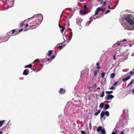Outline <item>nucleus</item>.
I'll use <instances>...</instances> for the list:
<instances>
[{"label":"nucleus","mask_w":134,"mask_h":134,"mask_svg":"<svg viewBox=\"0 0 134 134\" xmlns=\"http://www.w3.org/2000/svg\"><path fill=\"white\" fill-rule=\"evenodd\" d=\"M100 11H102V12H103L104 11L103 9L102 8H101L100 7H98L96 9L95 12L93 16V18L94 19H96V18H99L100 17L99 16L97 18H95V16H96V15H97L98 12Z\"/></svg>","instance_id":"1"},{"label":"nucleus","mask_w":134,"mask_h":134,"mask_svg":"<svg viewBox=\"0 0 134 134\" xmlns=\"http://www.w3.org/2000/svg\"><path fill=\"white\" fill-rule=\"evenodd\" d=\"M125 19L130 25H133L134 24L133 20L129 16H126L125 17Z\"/></svg>","instance_id":"2"},{"label":"nucleus","mask_w":134,"mask_h":134,"mask_svg":"<svg viewBox=\"0 0 134 134\" xmlns=\"http://www.w3.org/2000/svg\"><path fill=\"white\" fill-rule=\"evenodd\" d=\"M88 11L86 9H81L80 10V12L81 15H84L87 13Z\"/></svg>","instance_id":"3"},{"label":"nucleus","mask_w":134,"mask_h":134,"mask_svg":"<svg viewBox=\"0 0 134 134\" xmlns=\"http://www.w3.org/2000/svg\"><path fill=\"white\" fill-rule=\"evenodd\" d=\"M114 97L113 95L110 94L107 95L105 97V99L107 100H110L112 99Z\"/></svg>","instance_id":"4"},{"label":"nucleus","mask_w":134,"mask_h":134,"mask_svg":"<svg viewBox=\"0 0 134 134\" xmlns=\"http://www.w3.org/2000/svg\"><path fill=\"white\" fill-rule=\"evenodd\" d=\"M29 70L28 69H25L24 71L23 74L25 75H26L29 74Z\"/></svg>","instance_id":"5"},{"label":"nucleus","mask_w":134,"mask_h":134,"mask_svg":"<svg viewBox=\"0 0 134 134\" xmlns=\"http://www.w3.org/2000/svg\"><path fill=\"white\" fill-rule=\"evenodd\" d=\"M100 4H102L103 6H105L107 4V2L106 1H104V0H102L100 3Z\"/></svg>","instance_id":"6"},{"label":"nucleus","mask_w":134,"mask_h":134,"mask_svg":"<svg viewBox=\"0 0 134 134\" xmlns=\"http://www.w3.org/2000/svg\"><path fill=\"white\" fill-rule=\"evenodd\" d=\"M65 89L64 90L63 88H60V90L59 91V93L61 94H64L65 92Z\"/></svg>","instance_id":"7"},{"label":"nucleus","mask_w":134,"mask_h":134,"mask_svg":"<svg viewBox=\"0 0 134 134\" xmlns=\"http://www.w3.org/2000/svg\"><path fill=\"white\" fill-rule=\"evenodd\" d=\"M9 7L10 8L13 7L14 5V3L13 1H10L9 3Z\"/></svg>","instance_id":"8"},{"label":"nucleus","mask_w":134,"mask_h":134,"mask_svg":"<svg viewBox=\"0 0 134 134\" xmlns=\"http://www.w3.org/2000/svg\"><path fill=\"white\" fill-rule=\"evenodd\" d=\"M36 26V25H30L29 26V28L30 29H33L35 28Z\"/></svg>","instance_id":"9"},{"label":"nucleus","mask_w":134,"mask_h":134,"mask_svg":"<svg viewBox=\"0 0 134 134\" xmlns=\"http://www.w3.org/2000/svg\"><path fill=\"white\" fill-rule=\"evenodd\" d=\"M131 77V76H127L126 78H125L122 79V80L123 81H125L128 80Z\"/></svg>","instance_id":"10"},{"label":"nucleus","mask_w":134,"mask_h":134,"mask_svg":"<svg viewBox=\"0 0 134 134\" xmlns=\"http://www.w3.org/2000/svg\"><path fill=\"white\" fill-rule=\"evenodd\" d=\"M9 37H5L3 39V40H2L3 42H5L7 41L9 39Z\"/></svg>","instance_id":"11"},{"label":"nucleus","mask_w":134,"mask_h":134,"mask_svg":"<svg viewBox=\"0 0 134 134\" xmlns=\"http://www.w3.org/2000/svg\"><path fill=\"white\" fill-rule=\"evenodd\" d=\"M99 72V70H95L93 72L94 76H95L97 75L98 72Z\"/></svg>","instance_id":"12"},{"label":"nucleus","mask_w":134,"mask_h":134,"mask_svg":"<svg viewBox=\"0 0 134 134\" xmlns=\"http://www.w3.org/2000/svg\"><path fill=\"white\" fill-rule=\"evenodd\" d=\"M105 114L104 112V111H102L101 112V114H100V117L101 118H103Z\"/></svg>","instance_id":"13"},{"label":"nucleus","mask_w":134,"mask_h":134,"mask_svg":"<svg viewBox=\"0 0 134 134\" xmlns=\"http://www.w3.org/2000/svg\"><path fill=\"white\" fill-rule=\"evenodd\" d=\"M55 58V56L54 55H52V57H51V58L50 59H47V60H46V61H47V60L49 61L50 60H52L53 59H54Z\"/></svg>","instance_id":"14"},{"label":"nucleus","mask_w":134,"mask_h":134,"mask_svg":"<svg viewBox=\"0 0 134 134\" xmlns=\"http://www.w3.org/2000/svg\"><path fill=\"white\" fill-rule=\"evenodd\" d=\"M5 122V120L0 121V127L2 126V125Z\"/></svg>","instance_id":"15"},{"label":"nucleus","mask_w":134,"mask_h":134,"mask_svg":"<svg viewBox=\"0 0 134 134\" xmlns=\"http://www.w3.org/2000/svg\"><path fill=\"white\" fill-rule=\"evenodd\" d=\"M101 130H102V127L101 126H99L97 129V131L98 132H100Z\"/></svg>","instance_id":"16"},{"label":"nucleus","mask_w":134,"mask_h":134,"mask_svg":"<svg viewBox=\"0 0 134 134\" xmlns=\"http://www.w3.org/2000/svg\"><path fill=\"white\" fill-rule=\"evenodd\" d=\"M104 112L105 114L106 115H107V116H109V113L108 111L106 110L105 111V112Z\"/></svg>","instance_id":"17"},{"label":"nucleus","mask_w":134,"mask_h":134,"mask_svg":"<svg viewBox=\"0 0 134 134\" xmlns=\"http://www.w3.org/2000/svg\"><path fill=\"white\" fill-rule=\"evenodd\" d=\"M100 65L99 63H97L96 64L97 68L98 70H99L100 68V67L99 66V65Z\"/></svg>","instance_id":"18"},{"label":"nucleus","mask_w":134,"mask_h":134,"mask_svg":"<svg viewBox=\"0 0 134 134\" xmlns=\"http://www.w3.org/2000/svg\"><path fill=\"white\" fill-rule=\"evenodd\" d=\"M133 80H132L131 81V82L127 85V87H129L131 84H132V83L133 82Z\"/></svg>","instance_id":"19"},{"label":"nucleus","mask_w":134,"mask_h":134,"mask_svg":"<svg viewBox=\"0 0 134 134\" xmlns=\"http://www.w3.org/2000/svg\"><path fill=\"white\" fill-rule=\"evenodd\" d=\"M65 29V27H61V28L60 29V30L61 32L62 33L63 32L64 30Z\"/></svg>","instance_id":"20"},{"label":"nucleus","mask_w":134,"mask_h":134,"mask_svg":"<svg viewBox=\"0 0 134 134\" xmlns=\"http://www.w3.org/2000/svg\"><path fill=\"white\" fill-rule=\"evenodd\" d=\"M115 76V75L114 73H112L110 75V78H112L114 77Z\"/></svg>","instance_id":"21"},{"label":"nucleus","mask_w":134,"mask_h":134,"mask_svg":"<svg viewBox=\"0 0 134 134\" xmlns=\"http://www.w3.org/2000/svg\"><path fill=\"white\" fill-rule=\"evenodd\" d=\"M109 105L108 104H107L105 106V109L106 110L109 108Z\"/></svg>","instance_id":"22"},{"label":"nucleus","mask_w":134,"mask_h":134,"mask_svg":"<svg viewBox=\"0 0 134 134\" xmlns=\"http://www.w3.org/2000/svg\"><path fill=\"white\" fill-rule=\"evenodd\" d=\"M101 132L102 134H105L106 133V132L104 129H102L101 130Z\"/></svg>","instance_id":"23"},{"label":"nucleus","mask_w":134,"mask_h":134,"mask_svg":"<svg viewBox=\"0 0 134 134\" xmlns=\"http://www.w3.org/2000/svg\"><path fill=\"white\" fill-rule=\"evenodd\" d=\"M32 65L31 64H30L28 65L25 66V68H27L28 67H29V68H31L32 67Z\"/></svg>","instance_id":"24"},{"label":"nucleus","mask_w":134,"mask_h":134,"mask_svg":"<svg viewBox=\"0 0 134 134\" xmlns=\"http://www.w3.org/2000/svg\"><path fill=\"white\" fill-rule=\"evenodd\" d=\"M48 53H49L48 54V56L49 57L52 53V51L50 50L49 51Z\"/></svg>","instance_id":"25"},{"label":"nucleus","mask_w":134,"mask_h":134,"mask_svg":"<svg viewBox=\"0 0 134 134\" xmlns=\"http://www.w3.org/2000/svg\"><path fill=\"white\" fill-rule=\"evenodd\" d=\"M104 105V104L103 103H101L99 105V107L101 108H102L103 107Z\"/></svg>","instance_id":"26"},{"label":"nucleus","mask_w":134,"mask_h":134,"mask_svg":"<svg viewBox=\"0 0 134 134\" xmlns=\"http://www.w3.org/2000/svg\"><path fill=\"white\" fill-rule=\"evenodd\" d=\"M105 73L104 72H102L101 73V76L102 78H103L105 76Z\"/></svg>","instance_id":"27"},{"label":"nucleus","mask_w":134,"mask_h":134,"mask_svg":"<svg viewBox=\"0 0 134 134\" xmlns=\"http://www.w3.org/2000/svg\"><path fill=\"white\" fill-rule=\"evenodd\" d=\"M113 91H106V93L107 94H109L110 93H113Z\"/></svg>","instance_id":"28"},{"label":"nucleus","mask_w":134,"mask_h":134,"mask_svg":"<svg viewBox=\"0 0 134 134\" xmlns=\"http://www.w3.org/2000/svg\"><path fill=\"white\" fill-rule=\"evenodd\" d=\"M92 126H91V123L90 122L89 124V127L90 130H91V129H92Z\"/></svg>","instance_id":"29"},{"label":"nucleus","mask_w":134,"mask_h":134,"mask_svg":"<svg viewBox=\"0 0 134 134\" xmlns=\"http://www.w3.org/2000/svg\"><path fill=\"white\" fill-rule=\"evenodd\" d=\"M110 10H107L105 11V12L104 13V14H106L107 13L110 12Z\"/></svg>","instance_id":"30"},{"label":"nucleus","mask_w":134,"mask_h":134,"mask_svg":"<svg viewBox=\"0 0 134 134\" xmlns=\"http://www.w3.org/2000/svg\"><path fill=\"white\" fill-rule=\"evenodd\" d=\"M104 91H103L102 92V94L100 95V97H103L104 95Z\"/></svg>","instance_id":"31"},{"label":"nucleus","mask_w":134,"mask_h":134,"mask_svg":"<svg viewBox=\"0 0 134 134\" xmlns=\"http://www.w3.org/2000/svg\"><path fill=\"white\" fill-rule=\"evenodd\" d=\"M120 44V42H118L116 43L115 44H114V46L116 45H117L118 46H119Z\"/></svg>","instance_id":"32"},{"label":"nucleus","mask_w":134,"mask_h":134,"mask_svg":"<svg viewBox=\"0 0 134 134\" xmlns=\"http://www.w3.org/2000/svg\"><path fill=\"white\" fill-rule=\"evenodd\" d=\"M24 21H22L21 23L20 24V27H22V26H23L24 25Z\"/></svg>","instance_id":"33"},{"label":"nucleus","mask_w":134,"mask_h":134,"mask_svg":"<svg viewBox=\"0 0 134 134\" xmlns=\"http://www.w3.org/2000/svg\"><path fill=\"white\" fill-rule=\"evenodd\" d=\"M81 133L82 134H86L85 131L82 130L81 131Z\"/></svg>","instance_id":"34"},{"label":"nucleus","mask_w":134,"mask_h":134,"mask_svg":"<svg viewBox=\"0 0 134 134\" xmlns=\"http://www.w3.org/2000/svg\"><path fill=\"white\" fill-rule=\"evenodd\" d=\"M39 60L38 59H36L34 61V62L33 63H35L36 62H39Z\"/></svg>","instance_id":"35"},{"label":"nucleus","mask_w":134,"mask_h":134,"mask_svg":"<svg viewBox=\"0 0 134 134\" xmlns=\"http://www.w3.org/2000/svg\"><path fill=\"white\" fill-rule=\"evenodd\" d=\"M37 15H35L34 16H33L32 18H29V19H28L29 20L31 19H32V18H37Z\"/></svg>","instance_id":"36"},{"label":"nucleus","mask_w":134,"mask_h":134,"mask_svg":"<svg viewBox=\"0 0 134 134\" xmlns=\"http://www.w3.org/2000/svg\"><path fill=\"white\" fill-rule=\"evenodd\" d=\"M118 83V82H115L113 83V86H115Z\"/></svg>","instance_id":"37"},{"label":"nucleus","mask_w":134,"mask_h":134,"mask_svg":"<svg viewBox=\"0 0 134 134\" xmlns=\"http://www.w3.org/2000/svg\"><path fill=\"white\" fill-rule=\"evenodd\" d=\"M38 17H37V19H38V22H39V23L40 24V23L42 21V20H40L39 19H38Z\"/></svg>","instance_id":"38"},{"label":"nucleus","mask_w":134,"mask_h":134,"mask_svg":"<svg viewBox=\"0 0 134 134\" xmlns=\"http://www.w3.org/2000/svg\"><path fill=\"white\" fill-rule=\"evenodd\" d=\"M115 88L113 86H112L111 87H110V88H109V89L111 90H114L115 89Z\"/></svg>","instance_id":"39"},{"label":"nucleus","mask_w":134,"mask_h":134,"mask_svg":"<svg viewBox=\"0 0 134 134\" xmlns=\"http://www.w3.org/2000/svg\"><path fill=\"white\" fill-rule=\"evenodd\" d=\"M12 31V35L14 33V32H15V29H13V30Z\"/></svg>","instance_id":"40"},{"label":"nucleus","mask_w":134,"mask_h":134,"mask_svg":"<svg viewBox=\"0 0 134 134\" xmlns=\"http://www.w3.org/2000/svg\"><path fill=\"white\" fill-rule=\"evenodd\" d=\"M99 113L98 111V112L95 113L94 114L95 115H97Z\"/></svg>","instance_id":"41"},{"label":"nucleus","mask_w":134,"mask_h":134,"mask_svg":"<svg viewBox=\"0 0 134 134\" xmlns=\"http://www.w3.org/2000/svg\"><path fill=\"white\" fill-rule=\"evenodd\" d=\"M124 130H122L120 132V134H125L124 133Z\"/></svg>","instance_id":"42"},{"label":"nucleus","mask_w":134,"mask_h":134,"mask_svg":"<svg viewBox=\"0 0 134 134\" xmlns=\"http://www.w3.org/2000/svg\"><path fill=\"white\" fill-rule=\"evenodd\" d=\"M62 47L63 46H59V49L60 50L62 49Z\"/></svg>","instance_id":"43"},{"label":"nucleus","mask_w":134,"mask_h":134,"mask_svg":"<svg viewBox=\"0 0 134 134\" xmlns=\"http://www.w3.org/2000/svg\"><path fill=\"white\" fill-rule=\"evenodd\" d=\"M23 30V29H20L19 30V32H21Z\"/></svg>","instance_id":"44"},{"label":"nucleus","mask_w":134,"mask_h":134,"mask_svg":"<svg viewBox=\"0 0 134 134\" xmlns=\"http://www.w3.org/2000/svg\"><path fill=\"white\" fill-rule=\"evenodd\" d=\"M36 67L34 68V67H33V68L32 69V70L34 71H35L36 70Z\"/></svg>","instance_id":"45"},{"label":"nucleus","mask_w":134,"mask_h":134,"mask_svg":"<svg viewBox=\"0 0 134 134\" xmlns=\"http://www.w3.org/2000/svg\"><path fill=\"white\" fill-rule=\"evenodd\" d=\"M134 73V72H133L132 71H131L130 73V74L131 75L133 74Z\"/></svg>","instance_id":"46"},{"label":"nucleus","mask_w":134,"mask_h":134,"mask_svg":"<svg viewBox=\"0 0 134 134\" xmlns=\"http://www.w3.org/2000/svg\"><path fill=\"white\" fill-rule=\"evenodd\" d=\"M83 8H85V9H86L87 8V6L86 5H84L83 6Z\"/></svg>","instance_id":"47"},{"label":"nucleus","mask_w":134,"mask_h":134,"mask_svg":"<svg viewBox=\"0 0 134 134\" xmlns=\"http://www.w3.org/2000/svg\"><path fill=\"white\" fill-rule=\"evenodd\" d=\"M113 59L114 60H116V59H115V55H114V56Z\"/></svg>","instance_id":"48"},{"label":"nucleus","mask_w":134,"mask_h":134,"mask_svg":"<svg viewBox=\"0 0 134 134\" xmlns=\"http://www.w3.org/2000/svg\"><path fill=\"white\" fill-rule=\"evenodd\" d=\"M29 26V25L28 24H26L25 25V27H27V26Z\"/></svg>","instance_id":"49"},{"label":"nucleus","mask_w":134,"mask_h":134,"mask_svg":"<svg viewBox=\"0 0 134 134\" xmlns=\"http://www.w3.org/2000/svg\"><path fill=\"white\" fill-rule=\"evenodd\" d=\"M59 27L60 28V29L61 28V27H62V26H61L59 24Z\"/></svg>","instance_id":"50"},{"label":"nucleus","mask_w":134,"mask_h":134,"mask_svg":"<svg viewBox=\"0 0 134 134\" xmlns=\"http://www.w3.org/2000/svg\"><path fill=\"white\" fill-rule=\"evenodd\" d=\"M112 134H117V133L114 132H113L112 133Z\"/></svg>","instance_id":"51"},{"label":"nucleus","mask_w":134,"mask_h":134,"mask_svg":"<svg viewBox=\"0 0 134 134\" xmlns=\"http://www.w3.org/2000/svg\"><path fill=\"white\" fill-rule=\"evenodd\" d=\"M108 8H109V9H110V5H109L108 6Z\"/></svg>","instance_id":"52"},{"label":"nucleus","mask_w":134,"mask_h":134,"mask_svg":"<svg viewBox=\"0 0 134 134\" xmlns=\"http://www.w3.org/2000/svg\"><path fill=\"white\" fill-rule=\"evenodd\" d=\"M101 109H99L98 110V111L99 113H100V111H101Z\"/></svg>","instance_id":"53"},{"label":"nucleus","mask_w":134,"mask_h":134,"mask_svg":"<svg viewBox=\"0 0 134 134\" xmlns=\"http://www.w3.org/2000/svg\"><path fill=\"white\" fill-rule=\"evenodd\" d=\"M96 85H97L96 84V83L94 84V86H93V87H95V86H96Z\"/></svg>","instance_id":"54"},{"label":"nucleus","mask_w":134,"mask_h":134,"mask_svg":"<svg viewBox=\"0 0 134 134\" xmlns=\"http://www.w3.org/2000/svg\"><path fill=\"white\" fill-rule=\"evenodd\" d=\"M132 92L134 94V88L132 90Z\"/></svg>","instance_id":"55"},{"label":"nucleus","mask_w":134,"mask_h":134,"mask_svg":"<svg viewBox=\"0 0 134 134\" xmlns=\"http://www.w3.org/2000/svg\"><path fill=\"white\" fill-rule=\"evenodd\" d=\"M123 41H126V40L125 39H124L123 40Z\"/></svg>","instance_id":"56"},{"label":"nucleus","mask_w":134,"mask_h":134,"mask_svg":"<svg viewBox=\"0 0 134 134\" xmlns=\"http://www.w3.org/2000/svg\"><path fill=\"white\" fill-rule=\"evenodd\" d=\"M111 102V101H107V103H109Z\"/></svg>","instance_id":"57"},{"label":"nucleus","mask_w":134,"mask_h":134,"mask_svg":"<svg viewBox=\"0 0 134 134\" xmlns=\"http://www.w3.org/2000/svg\"><path fill=\"white\" fill-rule=\"evenodd\" d=\"M71 37H72V35L69 38V40H71Z\"/></svg>","instance_id":"58"},{"label":"nucleus","mask_w":134,"mask_h":134,"mask_svg":"<svg viewBox=\"0 0 134 134\" xmlns=\"http://www.w3.org/2000/svg\"><path fill=\"white\" fill-rule=\"evenodd\" d=\"M100 87H98L97 88V90H98V89H100Z\"/></svg>","instance_id":"59"},{"label":"nucleus","mask_w":134,"mask_h":134,"mask_svg":"<svg viewBox=\"0 0 134 134\" xmlns=\"http://www.w3.org/2000/svg\"><path fill=\"white\" fill-rule=\"evenodd\" d=\"M0 134H2V132L1 131H0Z\"/></svg>","instance_id":"60"},{"label":"nucleus","mask_w":134,"mask_h":134,"mask_svg":"<svg viewBox=\"0 0 134 134\" xmlns=\"http://www.w3.org/2000/svg\"><path fill=\"white\" fill-rule=\"evenodd\" d=\"M1 41H2V39H1V38H0V43Z\"/></svg>","instance_id":"61"},{"label":"nucleus","mask_w":134,"mask_h":134,"mask_svg":"<svg viewBox=\"0 0 134 134\" xmlns=\"http://www.w3.org/2000/svg\"><path fill=\"white\" fill-rule=\"evenodd\" d=\"M10 31L8 32L7 33V34L8 35H9V34L10 33Z\"/></svg>","instance_id":"62"},{"label":"nucleus","mask_w":134,"mask_h":134,"mask_svg":"<svg viewBox=\"0 0 134 134\" xmlns=\"http://www.w3.org/2000/svg\"><path fill=\"white\" fill-rule=\"evenodd\" d=\"M118 131V130H116L114 132L116 133Z\"/></svg>","instance_id":"63"},{"label":"nucleus","mask_w":134,"mask_h":134,"mask_svg":"<svg viewBox=\"0 0 134 134\" xmlns=\"http://www.w3.org/2000/svg\"><path fill=\"white\" fill-rule=\"evenodd\" d=\"M61 46H63V44H62V43H61Z\"/></svg>","instance_id":"64"}]
</instances>
